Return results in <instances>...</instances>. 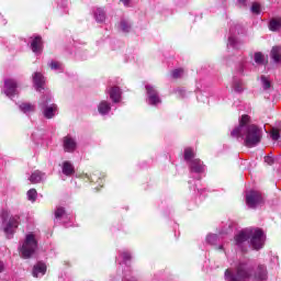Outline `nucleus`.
Returning a JSON list of instances; mask_svg holds the SVG:
<instances>
[{
	"label": "nucleus",
	"mask_w": 281,
	"mask_h": 281,
	"mask_svg": "<svg viewBox=\"0 0 281 281\" xmlns=\"http://www.w3.org/2000/svg\"><path fill=\"white\" fill-rule=\"evenodd\" d=\"M43 179H45V173H43L38 170L34 171L30 177L31 183H41V181H43Z\"/></svg>",
	"instance_id": "22"
},
{
	"label": "nucleus",
	"mask_w": 281,
	"mask_h": 281,
	"mask_svg": "<svg viewBox=\"0 0 281 281\" xmlns=\"http://www.w3.org/2000/svg\"><path fill=\"white\" fill-rule=\"evenodd\" d=\"M220 239H221V237L218 235H216V234H209L206 236L207 245H211L217 251H223V245H220V246L217 245Z\"/></svg>",
	"instance_id": "16"
},
{
	"label": "nucleus",
	"mask_w": 281,
	"mask_h": 281,
	"mask_svg": "<svg viewBox=\"0 0 281 281\" xmlns=\"http://www.w3.org/2000/svg\"><path fill=\"white\" fill-rule=\"evenodd\" d=\"M198 100H199L200 102H205V100L203 99V94H198Z\"/></svg>",
	"instance_id": "42"
},
{
	"label": "nucleus",
	"mask_w": 281,
	"mask_h": 281,
	"mask_svg": "<svg viewBox=\"0 0 281 281\" xmlns=\"http://www.w3.org/2000/svg\"><path fill=\"white\" fill-rule=\"evenodd\" d=\"M121 2H122L124 5H128V3L131 2V0H121Z\"/></svg>",
	"instance_id": "43"
},
{
	"label": "nucleus",
	"mask_w": 281,
	"mask_h": 281,
	"mask_svg": "<svg viewBox=\"0 0 281 281\" xmlns=\"http://www.w3.org/2000/svg\"><path fill=\"white\" fill-rule=\"evenodd\" d=\"M255 63L257 65H265V55L262 53H255Z\"/></svg>",
	"instance_id": "31"
},
{
	"label": "nucleus",
	"mask_w": 281,
	"mask_h": 281,
	"mask_svg": "<svg viewBox=\"0 0 281 281\" xmlns=\"http://www.w3.org/2000/svg\"><path fill=\"white\" fill-rule=\"evenodd\" d=\"M244 71H245V66L240 65L237 70V74H239V76H243Z\"/></svg>",
	"instance_id": "40"
},
{
	"label": "nucleus",
	"mask_w": 281,
	"mask_h": 281,
	"mask_svg": "<svg viewBox=\"0 0 281 281\" xmlns=\"http://www.w3.org/2000/svg\"><path fill=\"white\" fill-rule=\"evenodd\" d=\"M37 249L38 240H36V235L33 233L26 234L24 240L19 246L20 256L25 260L32 258Z\"/></svg>",
	"instance_id": "4"
},
{
	"label": "nucleus",
	"mask_w": 281,
	"mask_h": 281,
	"mask_svg": "<svg viewBox=\"0 0 281 281\" xmlns=\"http://www.w3.org/2000/svg\"><path fill=\"white\" fill-rule=\"evenodd\" d=\"M19 83H16V80L14 79H5L4 80V87H3V93L7 98H14V95L19 94Z\"/></svg>",
	"instance_id": "9"
},
{
	"label": "nucleus",
	"mask_w": 281,
	"mask_h": 281,
	"mask_svg": "<svg viewBox=\"0 0 281 281\" xmlns=\"http://www.w3.org/2000/svg\"><path fill=\"white\" fill-rule=\"evenodd\" d=\"M26 196L32 203H34L38 196V193L36 192V189H31L27 191Z\"/></svg>",
	"instance_id": "29"
},
{
	"label": "nucleus",
	"mask_w": 281,
	"mask_h": 281,
	"mask_svg": "<svg viewBox=\"0 0 281 281\" xmlns=\"http://www.w3.org/2000/svg\"><path fill=\"white\" fill-rule=\"evenodd\" d=\"M32 78L36 91H43V89H45V77L43 76V74L34 72Z\"/></svg>",
	"instance_id": "12"
},
{
	"label": "nucleus",
	"mask_w": 281,
	"mask_h": 281,
	"mask_svg": "<svg viewBox=\"0 0 281 281\" xmlns=\"http://www.w3.org/2000/svg\"><path fill=\"white\" fill-rule=\"evenodd\" d=\"M55 218L56 221H63V218H67V212L65 207L58 206L55 211Z\"/></svg>",
	"instance_id": "25"
},
{
	"label": "nucleus",
	"mask_w": 281,
	"mask_h": 281,
	"mask_svg": "<svg viewBox=\"0 0 281 281\" xmlns=\"http://www.w3.org/2000/svg\"><path fill=\"white\" fill-rule=\"evenodd\" d=\"M270 135L274 142H278L280 139V132H278V130H272Z\"/></svg>",
	"instance_id": "36"
},
{
	"label": "nucleus",
	"mask_w": 281,
	"mask_h": 281,
	"mask_svg": "<svg viewBox=\"0 0 281 281\" xmlns=\"http://www.w3.org/2000/svg\"><path fill=\"white\" fill-rule=\"evenodd\" d=\"M183 74H186V71L182 68H178L171 72V76L172 78H183Z\"/></svg>",
	"instance_id": "34"
},
{
	"label": "nucleus",
	"mask_w": 281,
	"mask_h": 281,
	"mask_svg": "<svg viewBox=\"0 0 281 281\" xmlns=\"http://www.w3.org/2000/svg\"><path fill=\"white\" fill-rule=\"evenodd\" d=\"M49 102H52V94L42 97L40 102V106L43 109L44 117L47 120H52V117H54L58 111V106L56 104L47 105Z\"/></svg>",
	"instance_id": "6"
},
{
	"label": "nucleus",
	"mask_w": 281,
	"mask_h": 281,
	"mask_svg": "<svg viewBox=\"0 0 281 281\" xmlns=\"http://www.w3.org/2000/svg\"><path fill=\"white\" fill-rule=\"evenodd\" d=\"M63 148L65 153H76L78 149V140L71 135H67L63 138Z\"/></svg>",
	"instance_id": "10"
},
{
	"label": "nucleus",
	"mask_w": 281,
	"mask_h": 281,
	"mask_svg": "<svg viewBox=\"0 0 281 281\" xmlns=\"http://www.w3.org/2000/svg\"><path fill=\"white\" fill-rule=\"evenodd\" d=\"M20 110L22 111V113H34L35 108L31 103H22L20 104Z\"/></svg>",
	"instance_id": "26"
},
{
	"label": "nucleus",
	"mask_w": 281,
	"mask_h": 281,
	"mask_svg": "<svg viewBox=\"0 0 281 281\" xmlns=\"http://www.w3.org/2000/svg\"><path fill=\"white\" fill-rule=\"evenodd\" d=\"M93 16L97 23H104L106 21V12L102 8H95L93 10Z\"/></svg>",
	"instance_id": "18"
},
{
	"label": "nucleus",
	"mask_w": 281,
	"mask_h": 281,
	"mask_svg": "<svg viewBox=\"0 0 281 281\" xmlns=\"http://www.w3.org/2000/svg\"><path fill=\"white\" fill-rule=\"evenodd\" d=\"M270 56L273 63L276 64L281 63V47L280 46L272 47Z\"/></svg>",
	"instance_id": "21"
},
{
	"label": "nucleus",
	"mask_w": 281,
	"mask_h": 281,
	"mask_svg": "<svg viewBox=\"0 0 281 281\" xmlns=\"http://www.w3.org/2000/svg\"><path fill=\"white\" fill-rule=\"evenodd\" d=\"M260 80L263 91H269V89H271V81L269 80V78L261 76Z\"/></svg>",
	"instance_id": "27"
},
{
	"label": "nucleus",
	"mask_w": 281,
	"mask_h": 281,
	"mask_svg": "<svg viewBox=\"0 0 281 281\" xmlns=\"http://www.w3.org/2000/svg\"><path fill=\"white\" fill-rule=\"evenodd\" d=\"M262 203H265V200L259 191H249L246 194V204L251 210H256V207L260 206Z\"/></svg>",
	"instance_id": "8"
},
{
	"label": "nucleus",
	"mask_w": 281,
	"mask_h": 281,
	"mask_svg": "<svg viewBox=\"0 0 281 281\" xmlns=\"http://www.w3.org/2000/svg\"><path fill=\"white\" fill-rule=\"evenodd\" d=\"M238 3H240L241 5H245V3H247V0H238Z\"/></svg>",
	"instance_id": "44"
},
{
	"label": "nucleus",
	"mask_w": 281,
	"mask_h": 281,
	"mask_svg": "<svg viewBox=\"0 0 281 281\" xmlns=\"http://www.w3.org/2000/svg\"><path fill=\"white\" fill-rule=\"evenodd\" d=\"M265 161L266 164H268V166H272L273 164V158L271 156H266L265 157Z\"/></svg>",
	"instance_id": "38"
},
{
	"label": "nucleus",
	"mask_w": 281,
	"mask_h": 281,
	"mask_svg": "<svg viewBox=\"0 0 281 281\" xmlns=\"http://www.w3.org/2000/svg\"><path fill=\"white\" fill-rule=\"evenodd\" d=\"M266 238L265 233L259 228H245L235 236V244L245 251V245L250 239V247L258 251L265 247Z\"/></svg>",
	"instance_id": "3"
},
{
	"label": "nucleus",
	"mask_w": 281,
	"mask_h": 281,
	"mask_svg": "<svg viewBox=\"0 0 281 281\" xmlns=\"http://www.w3.org/2000/svg\"><path fill=\"white\" fill-rule=\"evenodd\" d=\"M5 269V265L3 263V261H0V273H3Z\"/></svg>",
	"instance_id": "41"
},
{
	"label": "nucleus",
	"mask_w": 281,
	"mask_h": 281,
	"mask_svg": "<svg viewBox=\"0 0 281 281\" xmlns=\"http://www.w3.org/2000/svg\"><path fill=\"white\" fill-rule=\"evenodd\" d=\"M145 89L147 93V104H150V106H158V104H161V98H159V92L155 86L147 83Z\"/></svg>",
	"instance_id": "7"
},
{
	"label": "nucleus",
	"mask_w": 281,
	"mask_h": 281,
	"mask_svg": "<svg viewBox=\"0 0 281 281\" xmlns=\"http://www.w3.org/2000/svg\"><path fill=\"white\" fill-rule=\"evenodd\" d=\"M121 256L123 258V262H128V260L133 258V256L128 252V250H124L123 252H121Z\"/></svg>",
	"instance_id": "35"
},
{
	"label": "nucleus",
	"mask_w": 281,
	"mask_h": 281,
	"mask_svg": "<svg viewBox=\"0 0 281 281\" xmlns=\"http://www.w3.org/2000/svg\"><path fill=\"white\" fill-rule=\"evenodd\" d=\"M123 281H137V279H135V277H130L128 274H125Z\"/></svg>",
	"instance_id": "39"
},
{
	"label": "nucleus",
	"mask_w": 281,
	"mask_h": 281,
	"mask_svg": "<svg viewBox=\"0 0 281 281\" xmlns=\"http://www.w3.org/2000/svg\"><path fill=\"white\" fill-rule=\"evenodd\" d=\"M61 170L66 177H71L74 175V165L70 161H64Z\"/></svg>",
	"instance_id": "23"
},
{
	"label": "nucleus",
	"mask_w": 281,
	"mask_h": 281,
	"mask_svg": "<svg viewBox=\"0 0 281 281\" xmlns=\"http://www.w3.org/2000/svg\"><path fill=\"white\" fill-rule=\"evenodd\" d=\"M231 89L234 93H243L245 91V82L238 77H234L231 83Z\"/></svg>",
	"instance_id": "14"
},
{
	"label": "nucleus",
	"mask_w": 281,
	"mask_h": 281,
	"mask_svg": "<svg viewBox=\"0 0 281 281\" xmlns=\"http://www.w3.org/2000/svg\"><path fill=\"white\" fill-rule=\"evenodd\" d=\"M100 115H109L111 113V103L109 101H101L98 105Z\"/></svg>",
	"instance_id": "19"
},
{
	"label": "nucleus",
	"mask_w": 281,
	"mask_h": 281,
	"mask_svg": "<svg viewBox=\"0 0 281 281\" xmlns=\"http://www.w3.org/2000/svg\"><path fill=\"white\" fill-rule=\"evenodd\" d=\"M254 271V267L247 262H239L236 266V272H234L232 269H227L225 271L224 278L226 281H245L249 280V278H254V280H267V267L263 265H259L254 274H251Z\"/></svg>",
	"instance_id": "2"
},
{
	"label": "nucleus",
	"mask_w": 281,
	"mask_h": 281,
	"mask_svg": "<svg viewBox=\"0 0 281 281\" xmlns=\"http://www.w3.org/2000/svg\"><path fill=\"white\" fill-rule=\"evenodd\" d=\"M47 273V266L43 262H37L33 267L32 276L33 278H43Z\"/></svg>",
	"instance_id": "15"
},
{
	"label": "nucleus",
	"mask_w": 281,
	"mask_h": 281,
	"mask_svg": "<svg viewBox=\"0 0 281 281\" xmlns=\"http://www.w3.org/2000/svg\"><path fill=\"white\" fill-rule=\"evenodd\" d=\"M249 122H251V117L244 114L239 120V125L231 132V135L235 139L244 140L246 148H254L262 142V128Z\"/></svg>",
	"instance_id": "1"
},
{
	"label": "nucleus",
	"mask_w": 281,
	"mask_h": 281,
	"mask_svg": "<svg viewBox=\"0 0 281 281\" xmlns=\"http://www.w3.org/2000/svg\"><path fill=\"white\" fill-rule=\"evenodd\" d=\"M8 216H9L8 211H3L1 214V218H2L1 229L4 232L7 238H12L14 234V229L19 227V221L21 217L19 215H14L10 217L9 222H5L8 221Z\"/></svg>",
	"instance_id": "5"
},
{
	"label": "nucleus",
	"mask_w": 281,
	"mask_h": 281,
	"mask_svg": "<svg viewBox=\"0 0 281 281\" xmlns=\"http://www.w3.org/2000/svg\"><path fill=\"white\" fill-rule=\"evenodd\" d=\"M121 30L125 33L131 32V23L126 20L121 21Z\"/></svg>",
	"instance_id": "32"
},
{
	"label": "nucleus",
	"mask_w": 281,
	"mask_h": 281,
	"mask_svg": "<svg viewBox=\"0 0 281 281\" xmlns=\"http://www.w3.org/2000/svg\"><path fill=\"white\" fill-rule=\"evenodd\" d=\"M227 47H233V49H236L238 47V41L234 36L228 37V44Z\"/></svg>",
	"instance_id": "33"
},
{
	"label": "nucleus",
	"mask_w": 281,
	"mask_h": 281,
	"mask_svg": "<svg viewBox=\"0 0 281 281\" xmlns=\"http://www.w3.org/2000/svg\"><path fill=\"white\" fill-rule=\"evenodd\" d=\"M176 95H177V98H186L187 97L186 90H183V89L176 90Z\"/></svg>",
	"instance_id": "37"
},
{
	"label": "nucleus",
	"mask_w": 281,
	"mask_h": 281,
	"mask_svg": "<svg viewBox=\"0 0 281 281\" xmlns=\"http://www.w3.org/2000/svg\"><path fill=\"white\" fill-rule=\"evenodd\" d=\"M189 168L191 173L203 175V172H205V165L203 161H201V159L191 160Z\"/></svg>",
	"instance_id": "11"
},
{
	"label": "nucleus",
	"mask_w": 281,
	"mask_h": 281,
	"mask_svg": "<svg viewBox=\"0 0 281 281\" xmlns=\"http://www.w3.org/2000/svg\"><path fill=\"white\" fill-rule=\"evenodd\" d=\"M250 12L252 14H260V12H262V5H260V3L258 2L252 3L250 8Z\"/></svg>",
	"instance_id": "30"
},
{
	"label": "nucleus",
	"mask_w": 281,
	"mask_h": 281,
	"mask_svg": "<svg viewBox=\"0 0 281 281\" xmlns=\"http://www.w3.org/2000/svg\"><path fill=\"white\" fill-rule=\"evenodd\" d=\"M48 67L52 69V71H57V74H63L65 71V66L60 61L50 60L48 63Z\"/></svg>",
	"instance_id": "20"
},
{
	"label": "nucleus",
	"mask_w": 281,
	"mask_h": 281,
	"mask_svg": "<svg viewBox=\"0 0 281 281\" xmlns=\"http://www.w3.org/2000/svg\"><path fill=\"white\" fill-rule=\"evenodd\" d=\"M184 159L186 161H192L194 159V150L192 148H187L184 150Z\"/></svg>",
	"instance_id": "28"
},
{
	"label": "nucleus",
	"mask_w": 281,
	"mask_h": 281,
	"mask_svg": "<svg viewBox=\"0 0 281 281\" xmlns=\"http://www.w3.org/2000/svg\"><path fill=\"white\" fill-rule=\"evenodd\" d=\"M269 30H271V32H278V30H281V18L271 20L269 23Z\"/></svg>",
	"instance_id": "24"
},
{
	"label": "nucleus",
	"mask_w": 281,
	"mask_h": 281,
	"mask_svg": "<svg viewBox=\"0 0 281 281\" xmlns=\"http://www.w3.org/2000/svg\"><path fill=\"white\" fill-rule=\"evenodd\" d=\"M31 49L34 54H41L43 52V40L41 36H36L31 42Z\"/></svg>",
	"instance_id": "17"
},
{
	"label": "nucleus",
	"mask_w": 281,
	"mask_h": 281,
	"mask_svg": "<svg viewBox=\"0 0 281 281\" xmlns=\"http://www.w3.org/2000/svg\"><path fill=\"white\" fill-rule=\"evenodd\" d=\"M106 93H109L110 99L115 104H117V102H122V90L120 89V87H112L106 90Z\"/></svg>",
	"instance_id": "13"
}]
</instances>
